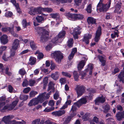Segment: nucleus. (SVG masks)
<instances>
[{
  "label": "nucleus",
  "mask_w": 124,
  "mask_h": 124,
  "mask_svg": "<svg viewBox=\"0 0 124 124\" xmlns=\"http://www.w3.org/2000/svg\"><path fill=\"white\" fill-rule=\"evenodd\" d=\"M53 3L59 4L60 3H64L67 2H71L72 0H51Z\"/></svg>",
  "instance_id": "4be33fe9"
},
{
  "label": "nucleus",
  "mask_w": 124,
  "mask_h": 124,
  "mask_svg": "<svg viewBox=\"0 0 124 124\" xmlns=\"http://www.w3.org/2000/svg\"><path fill=\"white\" fill-rule=\"evenodd\" d=\"M31 90V88L30 87H27L25 88L23 91V92L25 93H28Z\"/></svg>",
  "instance_id": "5fc2aeb1"
},
{
  "label": "nucleus",
  "mask_w": 124,
  "mask_h": 124,
  "mask_svg": "<svg viewBox=\"0 0 124 124\" xmlns=\"http://www.w3.org/2000/svg\"><path fill=\"white\" fill-rule=\"evenodd\" d=\"M77 51V49L76 48H74L72 49L71 54L68 57L69 59L70 60L72 58Z\"/></svg>",
  "instance_id": "c756f323"
},
{
  "label": "nucleus",
  "mask_w": 124,
  "mask_h": 124,
  "mask_svg": "<svg viewBox=\"0 0 124 124\" xmlns=\"http://www.w3.org/2000/svg\"><path fill=\"white\" fill-rule=\"evenodd\" d=\"M118 77L120 78V81L124 83V71L121 72L118 75Z\"/></svg>",
  "instance_id": "c9c22d12"
},
{
  "label": "nucleus",
  "mask_w": 124,
  "mask_h": 124,
  "mask_svg": "<svg viewBox=\"0 0 124 124\" xmlns=\"http://www.w3.org/2000/svg\"><path fill=\"white\" fill-rule=\"evenodd\" d=\"M84 86L81 85H77L76 88L78 97L81 96L84 92Z\"/></svg>",
  "instance_id": "9d476101"
},
{
  "label": "nucleus",
  "mask_w": 124,
  "mask_h": 124,
  "mask_svg": "<svg viewBox=\"0 0 124 124\" xmlns=\"http://www.w3.org/2000/svg\"><path fill=\"white\" fill-rule=\"evenodd\" d=\"M119 71V69L117 68H116L114 69L113 71L112 72V73L114 75L116 73L118 72Z\"/></svg>",
  "instance_id": "338daca9"
},
{
  "label": "nucleus",
  "mask_w": 124,
  "mask_h": 124,
  "mask_svg": "<svg viewBox=\"0 0 124 124\" xmlns=\"http://www.w3.org/2000/svg\"><path fill=\"white\" fill-rule=\"evenodd\" d=\"M18 102V99H16L15 101L12 102L11 104H7L8 106H6L5 108H8V110H11L16 106Z\"/></svg>",
  "instance_id": "ddd939ff"
},
{
  "label": "nucleus",
  "mask_w": 124,
  "mask_h": 124,
  "mask_svg": "<svg viewBox=\"0 0 124 124\" xmlns=\"http://www.w3.org/2000/svg\"><path fill=\"white\" fill-rule=\"evenodd\" d=\"M112 29H114L115 31H114V32L112 33L111 34V36L112 38H114L116 37V36L117 37L119 36L118 34L119 32L118 30H117V27L115 28H112Z\"/></svg>",
  "instance_id": "393cba45"
},
{
  "label": "nucleus",
  "mask_w": 124,
  "mask_h": 124,
  "mask_svg": "<svg viewBox=\"0 0 124 124\" xmlns=\"http://www.w3.org/2000/svg\"><path fill=\"white\" fill-rule=\"evenodd\" d=\"M12 15V13L11 12H6L5 14V16L7 17H10Z\"/></svg>",
  "instance_id": "680f3d73"
},
{
  "label": "nucleus",
  "mask_w": 124,
  "mask_h": 124,
  "mask_svg": "<svg viewBox=\"0 0 124 124\" xmlns=\"http://www.w3.org/2000/svg\"><path fill=\"white\" fill-rule=\"evenodd\" d=\"M121 6V4L120 3L116 4V9L114 11L116 13L118 14H119L121 13V11L120 9Z\"/></svg>",
  "instance_id": "a878e982"
},
{
  "label": "nucleus",
  "mask_w": 124,
  "mask_h": 124,
  "mask_svg": "<svg viewBox=\"0 0 124 124\" xmlns=\"http://www.w3.org/2000/svg\"><path fill=\"white\" fill-rule=\"evenodd\" d=\"M5 100V98L4 97H2L0 98V111L2 112L4 111L6 109L8 110V108H5L6 106H8L7 105L3 107L5 103L3 101Z\"/></svg>",
  "instance_id": "9b49d317"
},
{
  "label": "nucleus",
  "mask_w": 124,
  "mask_h": 124,
  "mask_svg": "<svg viewBox=\"0 0 124 124\" xmlns=\"http://www.w3.org/2000/svg\"><path fill=\"white\" fill-rule=\"evenodd\" d=\"M35 82H36L35 80H30L29 81V85L30 86H33L34 85Z\"/></svg>",
  "instance_id": "69168bd1"
},
{
  "label": "nucleus",
  "mask_w": 124,
  "mask_h": 124,
  "mask_svg": "<svg viewBox=\"0 0 124 124\" xmlns=\"http://www.w3.org/2000/svg\"><path fill=\"white\" fill-rule=\"evenodd\" d=\"M14 25H13L12 27H4L2 28V31L3 32H7L9 31L15 37H17L18 35L14 31Z\"/></svg>",
  "instance_id": "0eeeda50"
},
{
  "label": "nucleus",
  "mask_w": 124,
  "mask_h": 124,
  "mask_svg": "<svg viewBox=\"0 0 124 124\" xmlns=\"http://www.w3.org/2000/svg\"><path fill=\"white\" fill-rule=\"evenodd\" d=\"M10 124H26L25 122L23 121H22L21 122H16L15 121H11Z\"/></svg>",
  "instance_id": "e433bc0d"
},
{
  "label": "nucleus",
  "mask_w": 124,
  "mask_h": 124,
  "mask_svg": "<svg viewBox=\"0 0 124 124\" xmlns=\"http://www.w3.org/2000/svg\"><path fill=\"white\" fill-rule=\"evenodd\" d=\"M75 20H80L83 19L84 18L83 15L81 14H76Z\"/></svg>",
  "instance_id": "58836bf2"
},
{
  "label": "nucleus",
  "mask_w": 124,
  "mask_h": 124,
  "mask_svg": "<svg viewBox=\"0 0 124 124\" xmlns=\"http://www.w3.org/2000/svg\"><path fill=\"white\" fill-rule=\"evenodd\" d=\"M0 69L1 72L3 73H5L8 75H10L11 74V73L8 71L9 68L7 66L4 65L3 67L2 64L1 68H0Z\"/></svg>",
  "instance_id": "4468645a"
},
{
  "label": "nucleus",
  "mask_w": 124,
  "mask_h": 124,
  "mask_svg": "<svg viewBox=\"0 0 124 124\" xmlns=\"http://www.w3.org/2000/svg\"><path fill=\"white\" fill-rule=\"evenodd\" d=\"M92 36V34H85L84 35L83 41L86 44H88L89 42V39H91Z\"/></svg>",
  "instance_id": "2eb2a0df"
},
{
  "label": "nucleus",
  "mask_w": 124,
  "mask_h": 124,
  "mask_svg": "<svg viewBox=\"0 0 124 124\" xmlns=\"http://www.w3.org/2000/svg\"><path fill=\"white\" fill-rule=\"evenodd\" d=\"M89 99V97L87 96L81 99L77 102V106L79 107L82 104H85Z\"/></svg>",
  "instance_id": "f8f14e48"
},
{
  "label": "nucleus",
  "mask_w": 124,
  "mask_h": 124,
  "mask_svg": "<svg viewBox=\"0 0 124 124\" xmlns=\"http://www.w3.org/2000/svg\"><path fill=\"white\" fill-rule=\"evenodd\" d=\"M19 41L18 39H15L12 44L11 49L12 50H16L19 46Z\"/></svg>",
  "instance_id": "a211bd4d"
},
{
  "label": "nucleus",
  "mask_w": 124,
  "mask_h": 124,
  "mask_svg": "<svg viewBox=\"0 0 124 124\" xmlns=\"http://www.w3.org/2000/svg\"><path fill=\"white\" fill-rule=\"evenodd\" d=\"M8 91L9 92H15V91L14 90L12 86L10 85H9L8 86Z\"/></svg>",
  "instance_id": "13d9d810"
},
{
  "label": "nucleus",
  "mask_w": 124,
  "mask_h": 124,
  "mask_svg": "<svg viewBox=\"0 0 124 124\" xmlns=\"http://www.w3.org/2000/svg\"><path fill=\"white\" fill-rule=\"evenodd\" d=\"M43 8L39 7L36 8L37 14H41V12L43 11Z\"/></svg>",
  "instance_id": "79ce46f5"
},
{
  "label": "nucleus",
  "mask_w": 124,
  "mask_h": 124,
  "mask_svg": "<svg viewBox=\"0 0 124 124\" xmlns=\"http://www.w3.org/2000/svg\"><path fill=\"white\" fill-rule=\"evenodd\" d=\"M116 116L117 120L119 121L124 118L123 113L118 112L116 114Z\"/></svg>",
  "instance_id": "7c9ffc66"
},
{
  "label": "nucleus",
  "mask_w": 124,
  "mask_h": 124,
  "mask_svg": "<svg viewBox=\"0 0 124 124\" xmlns=\"http://www.w3.org/2000/svg\"><path fill=\"white\" fill-rule=\"evenodd\" d=\"M52 45L51 43H49L45 47V49L47 51H49L52 48Z\"/></svg>",
  "instance_id": "3c124183"
},
{
  "label": "nucleus",
  "mask_w": 124,
  "mask_h": 124,
  "mask_svg": "<svg viewBox=\"0 0 124 124\" xmlns=\"http://www.w3.org/2000/svg\"><path fill=\"white\" fill-rule=\"evenodd\" d=\"M73 75L75 80L76 81L78 80L79 77L77 71H73Z\"/></svg>",
  "instance_id": "f704fd0d"
},
{
  "label": "nucleus",
  "mask_w": 124,
  "mask_h": 124,
  "mask_svg": "<svg viewBox=\"0 0 124 124\" xmlns=\"http://www.w3.org/2000/svg\"><path fill=\"white\" fill-rule=\"evenodd\" d=\"M73 39H69L67 44L68 46L69 47H71L73 46Z\"/></svg>",
  "instance_id": "a19ab883"
},
{
  "label": "nucleus",
  "mask_w": 124,
  "mask_h": 124,
  "mask_svg": "<svg viewBox=\"0 0 124 124\" xmlns=\"http://www.w3.org/2000/svg\"><path fill=\"white\" fill-rule=\"evenodd\" d=\"M0 43L3 45H5L8 42V36L5 35H4L1 36L0 38Z\"/></svg>",
  "instance_id": "f3484780"
},
{
  "label": "nucleus",
  "mask_w": 124,
  "mask_h": 124,
  "mask_svg": "<svg viewBox=\"0 0 124 124\" xmlns=\"http://www.w3.org/2000/svg\"><path fill=\"white\" fill-rule=\"evenodd\" d=\"M102 34L101 29L100 26H99L96 31L94 40L96 42H98L100 39V37Z\"/></svg>",
  "instance_id": "1a4fd4ad"
},
{
  "label": "nucleus",
  "mask_w": 124,
  "mask_h": 124,
  "mask_svg": "<svg viewBox=\"0 0 124 124\" xmlns=\"http://www.w3.org/2000/svg\"><path fill=\"white\" fill-rule=\"evenodd\" d=\"M48 98V95L46 94V93L44 92L39 95L37 98L33 99L31 100L28 105L31 106L36 105L39 102L42 103L45 99Z\"/></svg>",
  "instance_id": "f03ea898"
},
{
  "label": "nucleus",
  "mask_w": 124,
  "mask_h": 124,
  "mask_svg": "<svg viewBox=\"0 0 124 124\" xmlns=\"http://www.w3.org/2000/svg\"><path fill=\"white\" fill-rule=\"evenodd\" d=\"M23 87H26L28 85V81L26 79H25L23 82Z\"/></svg>",
  "instance_id": "4d7b16f0"
},
{
  "label": "nucleus",
  "mask_w": 124,
  "mask_h": 124,
  "mask_svg": "<svg viewBox=\"0 0 124 124\" xmlns=\"http://www.w3.org/2000/svg\"><path fill=\"white\" fill-rule=\"evenodd\" d=\"M59 39L58 36H57L52 40V42L54 43H56Z\"/></svg>",
  "instance_id": "774afa93"
},
{
  "label": "nucleus",
  "mask_w": 124,
  "mask_h": 124,
  "mask_svg": "<svg viewBox=\"0 0 124 124\" xmlns=\"http://www.w3.org/2000/svg\"><path fill=\"white\" fill-rule=\"evenodd\" d=\"M56 124L54 123L51 122L49 120H47L45 121L44 119H38L34 120L32 124Z\"/></svg>",
  "instance_id": "39448f33"
},
{
  "label": "nucleus",
  "mask_w": 124,
  "mask_h": 124,
  "mask_svg": "<svg viewBox=\"0 0 124 124\" xmlns=\"http://www.w3.org/2000/svg\"><path fill=\"white\" fill-rule=\"evenodd\" d=\"M110 2H109L108 5H104L100 2L97 7V10L98 12H101L103 11H106L110 7Z\"/></svg>",
  "instance_id": "20e7f679"
},
{
  "label": "nucleus",
  "mask_w": 124,
  "mask_h": 124,
  "mask_svg": "<svg viewBox=\"0 0 124 124\" xmlns=\"http://www.w3.org/2000/svg\"><path fill=\"white\" fill-rule=\"evenodd\" d=\"M90 116V115L89 113H87L83 117V118L84 121H86L88 119Z\"/></svg>",
  "instance_id": "a18cd8bd"
},
{
  "label": "nucleus",
  "mask_w": 124,
  "mask_h": 124,
  "mask_svg": "<svg viewBox=\"0 0 124 124\" xmlns=\"http://www.w3.org/2000/svg\"><path fill=\"white\" fill-rule=\"evenodd\" d=\"M54 85V83L52 81L50 82L48 84L49 87L47 90L48 91H49L50 90V91L48 93H47L46 94H47L48 95L49 97V95L51 93L52 91H53V90L54 89L53 86Z\"/></svg>",
  "instance_id": "b1692460"
},
{
  "label": "nucleus",
  "mask_w": 124,
  "mask_h": 124,
  "mask_svg": "<svg viewBox=\"0 0 124 124\" xmlns=\"http://www.w3.org/2000/svg\"><path fill=\"white\" fill-rule=\"evenodd\" d=\"M59 73L58 72L56 71L52 73L51 75V77L54 80H57L59 78Z\"/></svg>",
  "instance_id": "5701e85b"
},
{
  "label": "nucleus",
  "mask_w": 124,
  "mask_h": 124,
  "mask_svg": "<svg viewBox=\"0 0 124 124\" xmlns=\"http://www.w3.org/2000/svg\"><path fill=\"white\" fill-rule=\"evenodd\" d=\"M30 45L31 48L33 50H35L37 47L34 42L32 41H31L30 43Z\"/></svg>",
  "instance_id": "4c0bfd02"
},
{
  "label": "nucleus",
  "mask_w": 124,
  "mask_h": 124,
  "mask_svg": "<svg viewBox=\"0 0 124 124\" xmlns=\"http://www.w3.org/2000/svg\"><path fill=\"white\" fill-rule=\"evenodd\" d=\"M36 58L33 57H31L29 59L30 64L31 65H34L36 62Z\"/></svg>",
  "instance_id": "2f4dec72"
},
{
  "label": "nucleus",
  "mask_w": 124,
  "mask_h": 124,
  "mask_svg": "<svg viewBox=\"0 0 124 124\" xmlns=\"http://www.w3.org/2000/svg\"><path fill=\"white\" fill-rule=\"evenodd\" d=\"M62 74L64 76L70 78L71 77V75L69 73L62 71Z\"/></svg>",
  "instance_id": "49530a36"
},
{
  "label": "nucleus",
  "mask_w": 124,
  "mask_h": 124,
  "mask_svg": "<svg viewBox=\"0 0 124 124\" xmlns=\"http://www.w3.org/2000/svg\"><path fill=\"white\" fill-rule=\"evenodd\" d=\"M54 99L55 100H57L59 98V95L58 92H57L54 94Z\"/></svg>",
  "instance_id": "0e129e2a"
},
{
  "label": "nucleus",
  "mask_w": 124,
  "mask_h": 124,
  "mask_svg": "<svg viewBox=\"0 0 124 124\" xmlns=\"http://www.w3.org/2000/svg\"><path fill=\"white\" fill-rule=\"evenodd\" d=\"M83 59L84 60H82L80 61L78 65V70H80L82 69L85 66L86 62L88 59V58L85 55H84L83 57Z\"/></svg>",
  "instance_id": "423d86ee"
},
{
  "label": "nucleus",
  "mask_w": 124,
  "mask_h": 124,
  "mask_svg": "<svg viewBox=\"0 0 124 124\" xmlns=\"http://www.w3.org/2000/svg\"><path fill=\"white\" fill-rule=\"evenodd\" d=\"M93 65L90 64L87 65V68L85 70V71L86 72H89V74L90 75L92 74V70L93 69Z\"/></svg>",
  "instance_id": "cd10ccee"
},
{
  "label": "nucleus",
  "mask_w": 124,
  "mask_h": 124,
  "mask_svg": "<svg viewBox=\"0 0 124 124\" xmlns=\"http://www.w3.org/2000/svg\"><path fill=\"white\" fill-rule=\"evenodd\" d=\"M54 107L52 108H46L44 110V111L45 112H50L54 109Z\"/></svg>",
  "instance_id": "603ef678"
},
{
  "label": "nucleus",
  "mask_w": 124,
  "mask_h": 124,
  "mask_svg": "<svg viewBox=\"0 0 124 124\" xmlns=\"http://www.w3.org/2000/svg\"><path fill=\"white\" fill-rule=\"evenodd\" d=\"M14 117L13 116L11 115L5 116L3 117L2 120L6 124H10V122H11L10 121V120L13 118Z\"/></svg>",
  "instance_id": "dca6fc26"
},
{
  "label": "nucleus",
  "mask_w": 124,
  "mask_h": 124,
  "mask_svg": "<svg viewBox=\"0 0 124 124\" xmlns=\"http://www.w3.org/2000/svg\"><path fill=\"white\" fill-rule=\"evenodd\" d=\"M105 101V98L102 96L97 98L95 100V103L96 105H98L100 103H103Z\"/></svg>",
  "instance_id": "6ab92c4d"
},
{
  "label": "nucleus",
  "mask_w": 124,
  "mask_h": 124,
  "mask_svg": "<svg viewBox=\"0 0 124 124\" xmlns=\"http://www.w3.org/2000/svg\"><path fill=\"white\" fill-rule=\"evenodd\" d=\"M65 34V31H62L59 33L58 36L59 38L63 37L64 36Z\"/></svg>",
  "instance_id": "37998d69"
},
{
  "label": "nucleus",
  "mask_w": 124,
  "mask_h": 124,
  "mask_svg": "<svg viewBox=\"0 0 124 124\" xmlns=\"http://www.w3.org/2000/svg\"><path fill=\"white\" fill-rule=\"evenodd\" d=\"M86 10L88 13H91L92 11V5L91 4H89L87 6Z\"/></svg>",
  "instance_id": "8fccbe9b"
},
{
  "label": "nucleus",
  "mask_w": 124,
  "mask_h": 124,
  "mask_svg": "<svg viewBox=\"0 0 124 124\" xmlns=\"http://www.w3.org/2000/svg\"><path fill=\"white\" fill-rule=\"evenodd\" d=\"M59 82L61 85H64L66 82V78H62L60 79Z\"/></svg>",
  "instance_id": "864d4df0"
},
{
  "label": "nucleus",
  "mask_w": 124,
  "mask_h": 124,
  "mask_svg": "<svg viewBox=\"0 0 124 124\" xmlns=\"http://www.w3.org/2000/svg\"><path fill=\"white\" fill-rule=\"evenodd\" d=\"M16 50H12V49H11L10 51V57L14 56L15 55Z\"/></svg>",
  "instance_id": "bf43d9fd"
},
{
  "label": "nucleus",
  "mask_w": 124,
  "mask_h": 124,
  "mask_svg": "<svg viewBox=\"0 0 124 124\" xmlns=\"http://www.w3.org/2000/svg\"><path fill=\"white\" fill-rule=\"evenodd\" d=\"M77 107H79L77 106V103L76 102L74 103L71 108V111L73 112L74 111L76 110Z\"/></svg>",
  "instance_id": "09e8293b"
},
{
  "label": "nucleus",
  "mask_w": 124,
  "mask_h": 124,
  "mask_svg": "<svg viewBox=\"0 0 124 124\" xmlns=\"http://www.w3.org/2000/svg\"><path fill=\"white\" fill-rule=\"evenodd\" d=\"M36 19L39 23H42L44 20V17L41 16H37Z\"/></svg>",
  "instance_id": "473e14b6"
},
{
  "label": "nucleus",
  "mask_w": 124,
  "mask_h": 124,
  "mask_svg": "<svg viewBox=\"0 0 124 124\" xmlns=\"http://www.w3.org/2000/svg\"><path fill=\"white\" fill-rule=\"evenodd\" d=\"M104 111L105 113L107 112L110 109L109 106L108 105H105L103 107Z\"/></svg>",
  "instance_id": "c03bdc74"
},
{
  "label": "nucleus",
  "mask_w": 124,
  "mask_h": 124,
  "mask_svg": "<svg viewBox=\"0 0 124 124\" xmlns=\"http://www.w3.org/2000/svg\"><path fill=\"white\" fill-rule=\"evenodd\" d=\"M43 11L48 13L50 12L53 11L52 9L50 8H43Z\"/></svg>",
  "instance_id": "de8ad7c7"
},
{
  "label": "nucleus",
  "mask_w": 124,
  "mask_h": 124,
  "mask_svg": "<svg viewBox=\"0 0 124 124\" xmlns=\"http://www.w3.org/2000/svg\"><path fill=\"white\" fill-rule=\"evenodd\" d=\"M65 113V111L64 110H60L53 112L52 113V114L55 116H60L64 114Z\"/></svg>",
  "instance_id": "412c9836"
},
{
  "label": "nucleus",
  "mask_w": 124,
  "mask_h": 124,
  "mask_svg": "<svg viewBox=\"0 0 124 124\" xmlns=\"http://www.w3.org/2000/svg\"><path fill=\"white\" fill-rule=\"evenodd\" d=\"M65 15L70 20L72 21L75 20L76 14H72L68 13H66Z\"/></svg>",
  "instance_id": "aec40b11"
},
{
  "label": "nucleus",
  "mask_w": 124,
  "mask_h": 124,
  "mask_svg": "<svg viewBox=\"0 0 124 124\" xmlns=\"http://www.w3.org/2000/svg\"><path fill=\"white\" fill-rule=\"evenodd\" d=\"M29 13L31 15H34L37 14L36 8H31L29 11Z\"/></svg>",
  "instance_id": "72a5a7b5"
},
{
  "label": "nucleus",
  "mask_w": 124,
  "mask_h": 124,
  "mask_svg": "<svg viewBox=\"0 0 124 124\" xmlns=\"http://www.w3.org/2000/svg\"><path fill=\"white\" fill-rule=\"evenodd\" d=\"M98 58L100 62H101L102 65L103 66H104L105 65V56L103 57L101 56L98 55Z\"/></svg>",
  "instance_id": "bb28decb"
},
{
  "label": "nucleus",
  "mask_w": 124,
  "mask_h": 124,
  "mask_svg": "<svg viewBox=\"0 0 124 124\" xmlns=\"http://www.w3.org/2000/svg\"><path fill=\"white\" fill-rule=\"evenodd\" d=\"M19 73L21 75H24L25 73V71L23 69H22L19 70Z\"/></svg>",
  "instance_id": "052dcab7"
},
{
  "label": "nucleus",
  "mask_w": 124,
  "mask_h": 124,
  "mask_svg": "<svg viewBox=\"0 0 124 124\" xmlns=\"http://www.w3.org/2000/svg\"><path fill=\"white\" fill-rule=\"evenodd\" d=\"M7 47L6 46H1L0 47V53L1 54L2 52L6 50Z\"/></svg>",
  "instance_id": "e2e57ef3"
},
{
  "label": "nucleus",
  "mask_w": 124,
  "mask_h": 124,
  "mask_svg": "<svg viewBox=\"0 0 124 124\" xmlns=\"http://www.w3.org/2000/svg\"><path fill=\"white\" fill-rule=\"evenodd\" d=\"M52 57L54 58L58 62H60L63 58V55L62 53L59 51H56L51 54Z\"/></svg>",
  "instance_id": "7ed1b4c3"
},
{
  "label": "nucleus",
  "mask_w": 124,
  "mask_h": 124,
  "mask_svg": "<svg viewBox=\"0 0 124 124\" xmlns=\"http://www.w3.org/2000/svg\"><path fill=\"white\" fill-rule=\"evenodd\" d=\"M87 21L88 23L96 24V19L92 17H89L87 19Z\"/></svg>",
  "instance_id": "c85d7f7f"
},
{
  "label": "nucleus",
  "mask_w": 124,
  "mask_h": 124,
  "mask_svg": "<svg viewBox=\"0 0 124 124\" xmlns=\"http://www.w3.org/2000/svg\"><path fill=\"white\" fill-rule=\"evenodd\" d=\"M36 31L40 34V41L42 43L46 42L49 39V32L44 28L36 27Z\"/></svg>",
  "instance_id": "f257e3e1"
},
{
  "label": "nucleus",
  "mask_w": 124,
  "mask_h": 124,
  "mask_svg": "<svg viewBox=\"0 0 124 124\" xmlns=\"http://www.w3.org/2000/svg\"><path fill=\"white\" fill-rule=\"evenodd\" d=\"M38 92H37L33 91H31L30 93V97H33Z\"/></svg>",
  "instance_id": "6e6d98bb"
},
{
  "label": "nucleus",
  "mask_w": 124,
  "mask_h": 124,
  "mask_svg": "<svg viewBox=\"0 0 124 124\" xmlns=\"http://www.w3.org/2000/svg\"><path fill=\"white\" fill-rule=\"evenodd\" d=\"M80 28L78 26L74 29L73 32H72L71 31V33L73 35L74 38L75 39H77L78 38V35L80 34L81 33L80 31Z\"/></svg>",
  "instance_id": "6e6552de"
},
{
  "label": "nucleus",
  "mask_w": 124,
  "mask_h": 124,
  "mask_svg": "<svg viewBox=\"0 0 124 124\" xmlns=\"http://www.w3.org/2000/svg\"><path fill=\"white\" fill-rule=\"evenodd\" d=\"M52 18H56V20L58 19L59 18V16L57 13L51 14L50 15Z\"/></svg>",
  "instance_id": "ea45409f"
}]
</instances>
